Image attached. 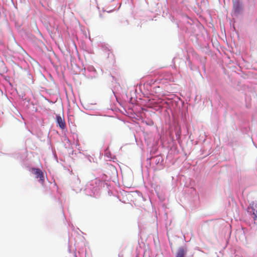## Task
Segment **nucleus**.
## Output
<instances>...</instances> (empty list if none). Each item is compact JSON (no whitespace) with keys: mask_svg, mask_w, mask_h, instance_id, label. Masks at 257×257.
<instances>
[{"mask_svg":"<svg viewBox=\"0 0 257 257\" xmlns=\"http://www.w3.org/2000/svg\"><path fill=\"white\" fill-rule=\"evenodd\" d=\"M186 253V250L183 247H181L179 249L176 257H185V255Z\"/></svg>","mask_w":257,"mask_h":257,"instance_id":"7ed1b4c3","label":"nucleus"},{"mask_svg":"<svg viewBox=\"0 0 257 257\" xmlns=\"http://www.w3.org/2000/svg\"><path fill=\"white\" fill-rule=\"evenodd\" d=\"M56 120L59 126L61 129L64 130L66 127V124L64 118L62 117L60 115H57Z\"/></svg>","mask_w":257,"mask_h":257,"instance_id":"f03ea898","label":"nucleus"},{"mask_svg":"<svg viewBox=\"0 0 257 257\" xmlns=\"http://www.w3.org/2000/svg\"><path fill=\"white\" fill-rule=\"evenodd\" d=\"M32 171L33 173L35 175L37 178H39L40 181L43 182L44 181V177L42 171L39 168H33Z\"/></svg>","mask_w":257,"mask_h":257,"instance_id":"f257e3e1","label":"nucleus"},{"mask_svg":"<svg viewBox=\"0 0 257 257\" xmlns=\"http://www.w3.org/2000/svg\"><path fill=\"white\" fill-rule=\"evenodd\" d=\"M253 213L254 216V219H256V218L257 217V215H256V214H257V211H256V213H255L254 212H253Z\"/></svg>","mask_w":257,"mask_h":257,"instance_id":"20e7f679","label":"nucleus"}]
</instances>
